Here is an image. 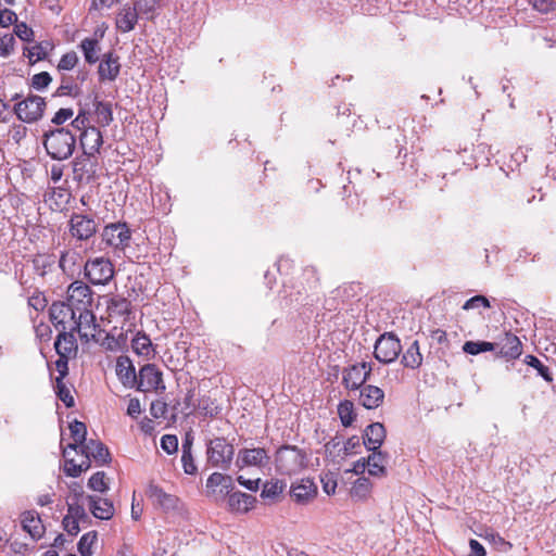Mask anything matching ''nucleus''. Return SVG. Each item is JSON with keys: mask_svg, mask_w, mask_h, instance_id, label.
<instances>
[{"mask_svg": "<svg viewBox=\"0 0 556 556\" xmlns=\"http://www.w3.org/2000/svg\"><path fill=\"white\" fill-rule=\"evenodd\" d=\"M161 447L167 454H174L178 451V438L175 434H164L161 438Z\"/></svg>", "mask_w": 556, "mask_h": 556, "instance_id": "864d4df0", "label": "nucleus"}, {"mask_svg": "<svg viewBox=\"0 0 556 556\" xmlns=\"http://www.w3.org/2000/svg\"><path fill=\"white\" fill-rule=\"evenodd\" d=\"M78 63V56L75 51H70L62 55V58L59 61L58 70L59 71H71L73 70Z\"/></svg>", "mask_w": 556, "mask_h": 556, "instance_id": "3c124183", "label": "nucleus"}, {"mask_svg": "<svg viewBox=\"0 0 556 556\" xmlns=\"http://www.w3.org/2000/svg\"><path fill=\"white\" fill-rule=\"evenodd\" d=\"M479 307H484V308L491 307L490 301L484 295L479 294V295H475V296L468 299L464 303L462 308L464 311H470V309H475V308H479Z\"/></svg>", "mask_w": 556, "mask_h": 556, "instance_id": "603ef678", "label": "nucleus"}, {"mask_svg": "<svg viewBox=\"0 0 556 556\" xmlns=\"http://www.w3.org/2000/svg\"><path fill=\"white\" fill-rule=\"evenodd\" d=\"M54 390L58 397L65 404L66 407H73L75 400L71 393L70 388L61 379H55Z\"/></svg>", "mask_w": 556, "mask_h": 556, "instance_id": "c03bdc74", "label": "nucleus"}, {"mask_svg": "<svg viewBox=\"0 0 556 556\" xmlns=\"http://www.w3.org/2000/svg\"><path fill=\"white\" fill-rule=\"evenodd\" d=\"M50 319L59 330L81 331L83 320L78 312L67 302H54L49 309Z\"/></svg>", "mask_w": 556, "mask_h": 556, "instance_id": "20e7f679", "label": "nucleus"}, {"mask_svg": "<svg viewBox=\"0 0 556 556\" xmlns=\"http://www.w3.org/2000/svg\"><path fill=\"white\" fill-rule=\"evenodd\" d=\"M68 231L76 240L87 241L97 232V223L88 215L73 213L68 220Z\"/></svg>", "mask_w": 556, "mask_h": 556, "instance_id": "f8f14e48", "label": "nucleus"}, {"mask_svg": "<svg viewBox=\"0 0 556 556\" xmlns=\"http://www.w3.org/2000/svg\"><path fill=\"white\" fill-rule=\"evenodd\" d=\"M81 260L83 256L79 251L75 249H67L61 252L59 267L65 274L74 273Z\"/></svg>", "mask_w": 556, "mask_h": 556, "instance_id": "473e14b6", "label": "nucleus"}, {"mask_svg": "<svg viewBox=\"0 0 556 556\" xmlns=\"http://www.w3.org/2000/svg\"><path fill=\"white\" fill-rule=\"evenodd\" d=\"M34 273L45 278L47 274L54 269L55 256L52 254H36L31 260Z\"/></svg>", "mask_w": 556, "mask_h": 556, "instance_id": "2f4dec72", "label": "nucleus"}, {"mask_svg": "<svg viewBox=\"0 0 556 556\" xmlns=\"http://www.w3.org/2000/svg\"><path fill=\"white\" fill-rule=\"evenodd\" d=\"M371 490V481L366 477H359L354 481L350 490V495L355 501L364 502L370 496Z\"/></svg>", "mask_w": 556, "mask_h": 556, "instance_id": "72a5a7b5", "label": "nucleus"}, {"mask_svg": "<svg viewBox=\"0 0 556 556\" xmlns=\"http://www.w3.org/2000/svg\"><path fill=\"white\" fill-rule=\"evenodd\" d=\"M522 354V344L519 338L513 333H505L501 342L498 355L506 359H516Z\"/></svg>", "mask_w": 556, "mask_h": 556, "instance_id": "a878e982", "label": "nucleus"}, {"mask_svg": "<svg viewBox=\"0 0 556 556\" xmlns=\"http://www.w3.org/2000/svg\"><path fill=\"white\" fill-rule=\"evenodd\" d=\"M66 515L70 516L71 518L78 520V521L85 520L88 518L84 506L79 505L78 503L68 504Z\"/></svg>", "mask_w": 556, "mask_h": 556, "instance_id": "bf43d9fd", "label": "nucleus"}, {"mask_svg": "<svg viewBox=\"0 0 556 556\" xmlns=\"http://www.w3.org/2000/svg\"><path fill=\"white\" fill-rule=\"evenodd\" d=\"M255 502L254 496L240 491L228 493V506L231 511L247 513L253 508Z\"/></svg>", "mask_w": 556, "mask_h": 556, "instance_id": "cd10ccee", "label": "nucleus"}, {"mask_svg": "<svg viewBox=\"0 0 556 556\" xmlns=\"http://www.w3.org/2000/svg\"><path fill=\"white\" fill-rule=\"evenodd\" d=\"M138 10L136 7L125 4L116 16V28L122 33L132 30L138 22Z\"/></svg>", "mask_w": 556, "mask_h": 556, "instance_id": "393cba45", "label": "nucleus"}, {"mask_svg": "<svg viewBox=\"0 0 556 556\" xmlns=\"http://www.w3.org/2000/svg\"><path fill=\"white\" fill-rule=\"evenodd\" d=\"M101 236L105 244L115 251H124L131 240V231L127 224L119 222L106 225Z\"/></svg>", "mask_w": 556, "mask_h": 556, "instance_id": "6e6552de", "label": "nucleus"}, {"mask_svg": "<svg viewBox=\"0 0 556 556\" xmlns=\"http://www.w3.org/2000/svg\"><path fill=\"white\" fill-rule=\"evenodd\" d=\"M116 375L125 387L132 388L136 386V370L131 361L127 356H119L117 358Z\"/></svg>", "mask_w": 556, "mask_h": 556, "instance_id": "5701e85b", "label": "nucleus"}, {"mask_svg": "<svg viewBox=\"0 0 556 556\" xmlns=\"http://www.w3.org/2000/svg\"><path fill=\"white\" fill-rule=\"evenodd\" d=\"M85 61L88 64H94L99 61L100 45L96 38H85L79 45Z\"/></svg>", "mask_w": 556, "mask_h": 556, "instance_id": "e433bc0d", "label": "nucleus"}, {"mask_svg": "<svg viewBox=\"0 0 556 556\" xmlns=\"http://www.w3.org/2000/svg\"><path fill=\"white\" fill-rule=\"evenodd\" d=\"M358 391V403L367 409H376L383 403L384 392L379 387L365 384Z\"/></svg>", "mask_w": 556, "mask_h": 556, "instance_id": "6ab92c4d", "label": "nucleus"}, {"mask_svg": "<svg viewBox=\"0 0 556 556\" xmlns=\"http://www.w3.org/2000/svg\"><path fill=\"white\" fill-rule=\"evenodd\" d=\"M54 365L59 372V376L55 379L64 380L68 374V356H59Z\"/></svg>", "mask_w": 556, "mask_h": 556, "instance_id": "338daca9", "label": "nucleus"}, {"mask_svg": "<svg viewBox=\"0 0 556 556\" xmlns=\"http://www.w3.org/2000/svg\"><path fill=\"white\" fill-rule=\"evenodd\" d=\"M70 431L74 442L68 443L63 450H67L70 453L75 452L77 454L78 450L87 442V427L84 422L74 420L70 424Z\"/></svg>", "mask_w": 556, "mask_h": 556, "instance_id": "c756f323", "label": "nucleus"}, {"mask_svg": "<svg viewBox=\"0 0 556 556\" xmlns=\"http://www.w3.org/2000/svg\"><path fill=\"white\" fill-rule=\"evenodd\" d=\"M94 165L89 156L76 157L73 162V179L78 184H89L94 177Z\"/></svg>", "mask_w": 556, "mask_h": 556, "instance_id": "4be33fe9", "label": "nucleus"}, {"mask_svg": "<svg viewBox=\"0 0 556 556\" xmlns=\"http://www.w3.org/2000/svg\"><path fill=\"white\" fill-rule=\"evenodd\" d=\"M63 529L72 536H75L80 531L79 521L65 515L62 521Z\"/></svg>", "mask_w": 556, "mask_h": 556, "instance_id": "680f3d73", "label": "nucleus"}, {"mask_svg": "<svg viewBox=\"0 0 556 556\" xmlns=\"http://www.w3.org/2000/svg\"><path fill=\"white\" fill-rule=\"evenodd\" d=\"M402 364L412 369H417L422 364V354L419 350V343L415 340L404 352L402 356Z\"/></svg>", "mask_w": 556, "mask_h": 556, "instance_id": "f704fd0d", "label": "nucleus"}, {"mask_svg": "<svg viewBox=\"0 0 556 556\" xmlns=\"http://www.w3.org/2000/svg\"><path fill=\"white\" fill-rule=\"evenodd\" d=\"M371 454L367 457L366 464L368 473L372 477L382 478L388 475L387 462L388 454L382 451H370Z\"/></svg>", "mask_w": 556, "mask_h": 556, "instance_id": "bb28decb", "label": "nucleus"}, {"mask_svg": "<svg viewBox=\"0 0 556 556\" xmlns=\"http://www.w3.org/2000/svg\"><path fill=\"white\" fill-rule=\"evenodd\" d=\"M198 408L204 416L214 417L218 415L220 408L214 400L208 396H204L199 401Z\"/></svg>", "mask_w": 556, "mask_h": 556, "instance_id": "de8ad7c7", "label": "nucleus"}, {"mask_svg": "<svg viewBox=\"0 0 556 556\" xmlns=\"http://www.w3.org/2000/svg\"><path fill=\"white\" fill-rule=\"evenodd\" d=\"M386 437L384 426L381 422H372L364 430L363 444L368 451H380Z\"/></svg>", "mask_w": 556, "mask_h": 556, "instance_id": "f3484780", "label": "nucleus"}, {"mask_svg": "<svg viewBox=\"0 0 556 556\" xmlns=\"http://www.w3.org/2000/svg\"><path fill=\"white\" fill-rule=\"evenodd\" d=\"M15 35L23 41H31L34 31L26 23H16L14 27Z\"/></svg>", "mask_w": 556, "mask_h": 556, "instance_id": "13d9d810", "label": "nucleus"}, {"mask_svg": "<svg viewBox=\"0 0 556 556\" xmlns=\"http://www.w3.org/2000/svg\"><path fill=\"white\" fill-rule=\"evenodd\" d=\"M94 114L99 125L105 127L113 121L112 104L110 102L97 101Z\"/></svg>", "mask_w": 556, "mask_h": 556, "instance_id": "4c0bfd02", "label": "nucleus"}, {"mask_svg": "<svg viewBox=\"0 0 556 556\" xmlns=\"http://www.w3.org/2000/svg\"><path fill=\"white\" fill-rule=\"evenodd\" d=\"M233 454V445L228 443L225 438H215L207 443V462L213 467L227 469L232 462Z\"/></svg>", "mask_w": 556, "mask_h": 556, "instance_id": "0eeeda50", "label": "nucleus"}, {"mask_svg": "<svg viewBox=\"0 0 556 556\" xmlns=\"http://www.w3.org/2000/svg\"><path fill=\"white\" fill-rule=\"evenodd\" d=\"M338 414H339L341 424L344 427L351 426L355 419L353 403L349 400H344V401L340 402L338 405Z\"/></svg>", "mask_w": 556, "mask_h": 556, "instance_id": "37998d69", "label": "nucleus"}, {"mask_svg": "<svg viewBox=\"0 0 556 556\" xmlns=\"http://www.w3.org/2000/svg\"><path fill=\"white\" fill-rule=\"evenodd\" d=\"M14 48V38L11 35L0 37V56H9Z\"/></svg>", "mask_w": 556, "mask_h": 556, "instance_id": "052dcab7", "label": "nucleus"}, {"mask_svg": "<svg viewBox=\"0 0 556 556\" xmlns=\"http://www.w3.org/2000/svg\"><path fill=\"white\" fill-rule=\"evenodd\" d=\"M21 525L31 539L39 540L45 534V526L36 510H26L21 515Z\"/></svg>", "mask_w": 556, "mask_h": 556, "instance_id": "aec40b11", "label": "nucleus"}, {"mask_svg": "<svg viewBox=\"0 0 556 556\" xmlns=\"http://www.w3.org/2000/svg\"><path fill=\"white\" fill-rule=\"evenodd\" d=\"M28 305L31 306L35 311L41 312L47 306V300L42 293L37 292V293H34L28 299Z\"/></svg>", "mask_w": 556, "mask_h": 556, "instance_id": "e2e57ef3", "label": "nucleus"}, {"mask_svg": "<svg viewBox=\"0 0 556 556\" xmlns=\"http://www.w3.org/2000/svg\"><path fill=\"white\" fill-rule=\"evenodd\" d=\"M159 3L160 0H135L134 5L141 15L152 18L159 8Z\"/></svg>", "mask_w": 556, "mask_h": 556, "instance_id": "a18cd8bd", "label": "nucleus"}, {"mask_svg": "<svg viewBox=\"0 0 556 556\" xmlns=\"http://www.w3.org/2000/svg\"><path fill=\"white\" fill-rule=\"evenodd\" d=\"M268 459L269 457L265 448H242L238 453L236 465L239 469L244 467L261 468L268 463Z\"/></svg>", "mask_w": 556, "mask_h": 556, "instance_id": "2eb2a0df", "label": "nucleus"}, {"mask_svg": "<svg viewBox=\"0 0 556 556\" xmlns=\"http://www.w3.org/2000/svg\"><path fill=\"white\" fill-rule=\"evenodd\" d=\"M97 541V532L96 531H89L85 533L79 542H78V551L81 556H90L91 555V547Z\"/></svg>", "mask_w": 556, "mask_h": 556, "instance_id": "49530a36", "label": "nucleus"}, {"mask_svg": "<svg viewBox=\"0 0 556 556\" xmlns=\"http://www.w3.org/2000/svg\"><path fill=\"white\" fill-rule=\"evenodd\" d=\"M276 468L281 475H294L305 467L306 455L296 446L283 445L276 452Z\"/></svg>", "mask_w": 556, "mask_h": 556, "instance_id": "39448f33", "label": "nucleus"}, {"mask_svg": "<svg viewBox=\"0 0 556 556\" xmlns=\"http://www.w3.org/2000/svg\"><path fill=\"white\" fill-rule=\"evenodd\" d=\"M136 384L137 390L141 392L165 390L162 372L153 364L144 365L139 370V378L137 379Z\"/></svg>", "mask_w": 556, "mask_h": 556, "instance_id": "4468645a", "label": "nucleus"}, {"mask_svg": "<svg viewBox=\"0 0 556 556\" xmlns=\"http://www.w3.org/2000/svg\"><path fill=\"white\" fill-rule=\"evenodd\" d=\"M45 149L53 160L68 159L75 149V136L65 128H56L45 134Z\"/></svg>", "mask_w": 556, "mask_h": 556, "instance_id": "f03ea898", "label": "nucleus"}, {"mask_svg": "<svg viewBox=\"0 0 556 556\" xmlns=\"http://www.w3.org/2000/svg\"><path fill=\"white\" fill-rule=\"evenodd\" d=\"M146 494L153 506L162 509L166 514L176 511L180 507V500L176 495L166 493L155 483H149Z\"/></svg>", "mask_w": 556, "mask_h": 556, "instance_id": "ddd939ff", "label": "nucleus"}, {"mask_svg": "<svg viewBox=\"0 0 556 556\" xmlns=\"http://www.w3.org/2000/svg\"><path fill=\"white\" fill-rule=\"evenodd\" d=\"M285 484L279 480L266 481L263 485L261 497L275 501L283 491Z\"/></svg>", "mask_w": 556, "mask_h": 556, "instance_id": "79ce46f5", "label": "nucleus"}, {"mask_svg": "<svg viewBox=\"0 0 556 556\" xmlns=\"http://www.w3.org/2000/svg\"><path fill=\"white\" fill-rule=\"evenodd\" d=\"M66 302L78 312L79 319L93 320L94 316L89 309L92 304V291L87 283L81 280L72 282L67 288Z\"/></svg>", "mask_w": 556, "mask_h": 556, "instance_id": "7ed1b4c3", "label": "nucleus"}, {"mask_svg": "<svg viewBox=\"0 0 556 556\" xmlns=\"http://www.w3.org/2000/svg\"><path fill=\"white\" fill-rule=\"evenodd\" d=\"M317 494V486L311 479H301L292 483L290 496L301 505L309 503Z\"/></svg>", "mask_w": 556, "mask_h": 556, "instance_id": "dca6fc26", "label": "nucleus"}, {"mask_svg": "<svg viewBox=\"0 0 556 556\" xmlns=\"http://www.w3.org/2000/svg\"><path fill=\"white\" fill-rule=\"evenodd\" d=\"M496 344L486 341H467L463 345V351L470 355H478L483 352L495 350Z\"/></svg>", "mask_w": 556, "mask_h": 556, "instance_id": "a19ab883", "label": "nucleus"}, {"mask_svg": "<svg viewBox=\"0 0 556 556\" xmlns=\"http://www.w3.org/2000/svg\"><path fill=\"white\" fill-rule=\"evenodd\" d=\"M24 55L29 60L31 64L37 61L46 59L47 51L41 43H37L30 48L25 49Z\"/></svg>", "mask_w": 556, "mask_h": 556, "instance_id": "8fccbe9b", "label": "nucleus"}, {"mask_svg": "<svg viewBox=\"0 0 556 556\" xmlns=\"http://www.w3.org/2000/svg\"><path fill=\"white\" fill-rule=\"evenodd\" d=\"M108 313L110 317H127L131 313V303L128 299L115 295L108 301Z\"/></svg>", "mask_w": 556, "mask_h": 556, "instance_id": "7c9ffc66", "label": "nucleus"}, {"mask_svg": "<svg viewBox=\"0 0 556 556\" xmlns=\"http://www.w3.org/2000/svg\"><path fill=\"white\" fill-rule=\"evenodd\" d=\"M17 22V15L10 9L0 11V26L9 27L10 25Z\"/></svg>", "mask_w": 556, "mask_h": 556, "instance_id": "69168bd1", "label": "nucleus"}, {"mask_svg": "<svg viewBox=\"0 0 556 556\" xmlns=\"http://www.w3.org/2000/svg\"><path fill=\"white\" fill-rule=\"evenodd\" d=\"M121 64L118 56L113 53L104 54L102 61L99 64V77L101 80H115L119 74Z\"/></svg>", "mask_w": 556, "mask_h": 556, "instance_id": "b1692460", "label": "nucleus"}, {"mask_svg": "<svg viewBox=\"0 0 556 556\" xmlns=\"http://www.w3.org/2000/svg\"><path fill=\"white\" fill-rule=\"evenodd\" d=\"M131 346L138 355L149 356L152 352V342L144 333L138 332L131 341Z\"/></svg>", "mask_w": 556, "mask_h": 556, "instance_id": "58836bf2", "label": "nucleus"}, {"mask_svg": "<svg viewBox=\"0 0 556 556\" xmlns=\"http://www.w3.org/2000/svg\"><path fill=\"white\" fill-rule=\"evenodd\" d=\"M402 351V345L400 340L393 333H383L381 334L376 343L374 350L375 358L382 363L389 364L394 362Z\"/></svg>", "mask_w": 556, "mask_h": 556, "instance_id": "1a4fd4ad", "label": "nucleus"}, {"mask_svg": "<svg viewBox=\"0 0 556 556\" xmlns=\"http://www.w3.org/2000/svg\"><path fill=\"white\" fill-rule=\"evenodd\" d=\"M81 460L76 463L73 457H70V452L63 450V456L65 458L64 471L68 477H78L83 471H86L90 467V459L92 458L99 465H104L110 460V452L108 447L96 440L87 441L80 448Z\"/></svg>", "mask_w": 556, "mask_h": 556, "instance_id": "f257e3e1", "label": "nucleus"}, {"mask_svg": "<svg viewBox=\"0 0 556 556\" xmlns=\"http://www.w3.org/2000/svg\"><path fill=\"white\" fill-rule=\"evenodd\" d=\"M74 115V111L70 108L60 109L53 116L52 123L55 125H62L66 121L71 119Z\"/></svg>", "mask_w": 556, "mask_h": 556, "instance_id": "0e129e2a", "label": "nucleus"}, {"mask_svg": "<svg viewBox=\"0 0 556 556\" xmlns=\"http://www.w3.org/2000/svg\"><path fill=\"white\" fill-rule=\"evenodd\" d=\"M84 275L91 285L105 286L114 278L115 269L110 258L97 256L87 260Z\"/></svg>", "mask_w": 556, "mask_h": 556, "instance_id": "423d86ee", "label": "nucleus"}, {"mask_svg": "<svg viewBox=\"0 0 556 556\" xmlns=\"http://www.w3.org/2000/svg\"><path fill=\"white\" fill-rule=\"evenodd\" d=\"M46 108L45 99L39 96H29L14 106L18 119L25 123H33L41 118Z\"/></svg>", "mask_w": 556, "mask_h": 556, "instance_id": "9b49d317", "label": "nucleus"}, {"mask_svg": "<svg viewBox=\"0 0 556 556\" xmlns=\"http://www.w3.org/2000/svg\"><path fill=\"white\" fill-rule=\"evenodd\" d=\"M103 143L102 134L99 128L90 126L80 134V144L84 150V154L92 156L99 152Z\"/></svg>", "mask_w": 556, "mask_h": 556, "instance_id": "a211bd4d", "label": "nucleus"}, {"mask_svg": "<svg viewBox=\"0 0 556 556\" xmlns=\"http://www.w3.org/2000/svg\"><path fill=\"white\" fill-rule=\"evenodd\" d=\"M372 367L370 363L362 362L344 368L342 384L349 391H358L369 379Z\"/></svg>", "mask_w": 556, "mask_h": 556, "instance_id": "9d476101", "label": "nucleus"}, {"mask_svg": "<svg viewBox=\"0 0 556 556\" xmlns=\"http://www.w3.org/2000/svg\"><path fill=\"white\" fill-rule=\"evenodd\" d=\"M51 80L52 78L48 72H41L33 76L31 86L37 90H41L48 87Z\"/></svg>", "mask_w": 556, "mask_h": 556, "instance_id": "6e6d98bb", "label": "nucleus"}, {"mask_svg": "<svg viewBox=\"0 0 556 556\" xmlns=\"http://www.w3.org/2000/svg\"><path fill=\"white\" fill-rule=\"evenodd\" d=\"M104 479L105 473L103 471H98L90 477L88 486L93 491L105 493L109 490V485Z\"/></svg>", "mask_w": 556, "mask_h": 556, "instance_id": "09e8293b", "label": "nucleus"}, {"mask_svg": "<svg viewBox=\"0 0 556 556\" xmlns=\"http://www.w3.org/2000/svg\"><path fill=\"white\" fill-rule=\"evenodd\" d=\"M469 546H470V554L468 556H485V554H486L485 548L479 541L471 539L469 541Z\"/></svg>", "mask_w": 556, "mask_h": 556, "instance_id": "774afa93", "label": "nucleus"}, {"mask_svg": "<svg viewBox=\"0 0 556 556\" xmlns=\"http://www.w3.org/2000/svg\"><path fill=\"white\" fill-rule=\"evenodd\" d=\"M361 447V438L357 435H352L343 444V455L349 456L352 454H356L357 450Z\"/></svg>", "mask_w": 556, "mask_h": 556, "instance_id": "4d7b16f0", "label": "nucleus"}, {"mask_svg": "<svg viewBox=\"0 0 556 556\" xmlns=\"http://www.w3.org/2000/svg\"><path fill=\"white\" fill-rule=\"evenodd\" d=\"M218 486H220V493L225 492L228 494L232 490L231 477L220 472H213L206 480V488L215 492Z\"/></svg>", "mask_w": 556, "mask_h": 556, "instance_id": "c9c22d12", "label": "nucleus"}, {"mask_svg": "<svg viewBox=\"0 0 556 556\" xmlns=\"http://www.w3.org/2000/svg\"><path fill=\"white\" fill-rule=\"evenodd\" d=\"M88 506L97 519L110 520L114 516V505L108 500L97 495H87Z\"/></svg>", "mask_w": 556, "mask_h": 556, "instance_id": "412c9836", "label": "nucleus"}, {"mask_svg": "<svg viewBox=\"0 0 556 556\" xmlns=\"http://www.w3.org/2000/svg\"><path fill=\"white\" fill-rule=\"evenodd\" d=\"M523 362L534 368L538 371V375L541 376L547 383L553 382V375L547 366H545L536 356L534 355H526Z\"/></svg>", "mask_w": 556, "mask_h": 556, "instance_id": "ea45409f", "label": "nucleus"}, {"mask_svg": "<svg viewBox=\"0 0 556 556\" xmlns=\"http://www.w3.org/2000/svg\"><path fill=\"white\" fill-rule=\"evenodd\" d=\"M54 349L59 356H68L72 352L76 351L77 343L74 334L71 331L60 330L54 342Z\"/></svg>", "mask_w": 556, "mask_h": 556, "instance_id": "c85d7f7f", "label": "nucleus"}, {"mask_svg": "<svg viewBox=\"0 0 556 556\" xmlns=\"http://www.w3.org/2000/svg\"><path fill=\"white\" fill-rule=\"evenodd\" d=\"M181 464H182L185 473H187V475H195L197 473L198 467L194 463L192 452L181 453Z\"/></svg>", "mask_w": 556, "mask_h": 556, "instance_id": "5fc2aeb1", "label": "nucleus"}]
</instances>
